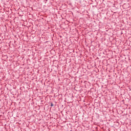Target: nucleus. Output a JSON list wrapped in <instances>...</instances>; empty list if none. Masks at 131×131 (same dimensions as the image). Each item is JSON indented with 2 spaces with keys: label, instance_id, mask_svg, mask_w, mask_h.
<instances>
[{
  "label": "nucleus",
  "instance_id": "obj_1",
  "mask_svg": "<svg viewBox=\"0 0 131 131\" xmlns=\"http://www.w3.org/2000/svg\"><path fill=\"white\" fill-rule=\"evenodd\" d=\"M53 106H54V104H53V103H51V107H53Z\"/></svg>",
  "mask_w": 131,
  "mask_h": 131
}]
</instances>
